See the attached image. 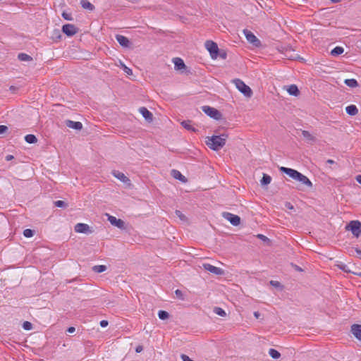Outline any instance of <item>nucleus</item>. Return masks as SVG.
Instances as JSON below:
<instances>
[{"label":"nucleus","mask_w":361,"mask_h":361,"mask_svg":"<svg viewBox=\"0 0 361 361\" xmlns=\"http://www.w3.org/2000/svg\"><path fill=\"white\" fill-rule=\"evenodd\" d=\"M51 38L54 41H58L61 38V31L59 29H55L53 30Z\"/></svg>","instance_id":"27"},{"label":"nucleus","mask_w":361,"mask_h":361,"mask_svg":"<svg viewBox=\"0 0 361 361\" xmlns=\"http://www.w3.org/2000/svg\"><path fill=\"white\" fill-rule=\"evenodd\" d=\"M286 207L289 209H293V206L290 203V202H286Z\"/></svg>","instance_id":"52"},{"label":"nucleus","mask_w":361,"mask_h":361,"mask_svg":"<svg viewBox=\"0 0 361 361\" xmlns=\"http://www.w3.org/2000/svg\"><path fill=\"white\" fill-rule=\"evenodd\" d=\"M25 140L27 143H30V144H34L37 142V139L36 136L32 134L27 135L25 137Z\"/></svg>","instance_id":"30"},{"label":"nucleus","mask_w":361,"mask_h":361,"mask_svg":"<svg viewBox=\"0 0 361 361\" xmlns=\"http://www.w3.org/2000/svg\"><path fill=\"white\" fill-rule=\"evenodd\" d=\"M176 216L180 218L182 221H185L187 219L186 216L179 210H176L175 212Z\"/></svg>","instance_id":"40"},{"label":"nucleus","mask_w":361,"mask_h":361,"mask_svg":"<svg viewBox=\"0 0 361 361\" xmlns=\"http://www.w3.org/2000/svg\"><path fill=\"white\" fill-rule=\"evenodd\" d=\"M340 269H342L345 272H350V271L347 269V265H345V264L341 265Z\"/></svg>","instance_id":"47"},{"label":"nucleus","mask_w":361,"mask_h":361,"mask_svg":"<svg viewBox=\"0 0 361 361\" xmlns=\"http://www.w3.org/2000/svg\"><path fill=\"white\" fill-rule=\"evenodd\" d=\"M124 71L128 74V75H131L133 73H132V70L128 68V67L125 66L124 67Z\"/></svg>","instance_id":"51"},{"label":"nucleus","mask_w":361,"mask_h":361,"mask_svg":"<svg viewBox=\"0 0 361 361\" xmlns=\"http://www.w3.org/2000/svg\"><path fill=\"white\" fill-rule=\"evenodd\" d=\"M302 135L308 143H313L316 141V137L313 136L309 131L302 130Z\"/></svg>","instance_id":"20"},{"label":"nucleus","mask_w":361,"mask_h":361,"mask_svg":"<svg viewBox=\"0 0 361 361\" xmlns=\"http://www.w3.org/2000/svg\"><path fill=\"white\" fill-rule=\"evenodd\" d=\"M344 51V49L341 47H336L334 49H333L331 51V54L334 56H337L341 54H343Z\"/></svg>","instance_id":"28"},{"label":"nucleus","mask_w":361,"mask_h":361,"mask_svg":"<svg viewBox=\"0 0 361 361\" xmlns=\"http://www.w3.org/2000/svg\"><path fill=\"white\" fill-rule=\"evenodd\" d=\"M243 32L245 35L247 40L255 47H259L261 44L260 40L250 30H244Z\"/></svg>","instance_id":"8"},{"label":"nucleus","mask_w":361,"mask_h":361,"mask_svg":"<svg viewBox=\"0 0 361 361\" xmlns=\"http://www.w3.org/2000/svg\"><path fill=\"white\" fill-rule=\"evenodd\" d=\"M214 312L221 317H225L226 315V312L221 307H215L214 308Z\"/></svg>","instance_id":"36"},{"label":"nucleus","mask_w":361,"mask_h":361,"mask_svg":"<svg viewBox=\"0 0 361 361\" xmlns=\"http://www.w3.org/2000/svg\"><path fill=\"white\" fill-rule=\"evenodd\" d=\"M345 111L350 116H355L358 114V109L357 106L354 104L348 106L345 108Z\"/></svg>","instance_id":"21"},{"label":"nucleus","mask_w":361,"mask_h":361,"mask_svg":"<svg viewBox=\"0 0 361 361\" xmlns=\"http://www.w3.org/2000/svg\"><path fill=\"white\" fill-rule=\"evenodd\" d=\"M175 294H176V297L178 298L179 299H180L181 300H185L183 292L180 290H179V289L176 290Z\"/></svg>","instance_id":"41"},{"label":"nucleus","mask_w":361,"mask_h":361,"mask_svg":"<svg viewBox=\"0 0 361 361\" xmlns=\"http://www.w3.org/2000/svg\"><path fill=\"white\" fill-rule=\"evenodd\" d=\"M116 39L123 47H129L131 44L130 40L126 37L121 35H116Z\"/></svg>","instance_id":"13"},{"label":"nucleus","mask_w":361,"mask_h":361,"mask_svg":"<svg viewBox=\"0 0 361 361\" xmlns=\"http://www.w3.org/2000/svg\"><path fill=\"white\" fill-rule=\"evenodd\" d=\"M284 55L290 60H294L297 58V54H295L294 50L292 49L290 47L286 49Z\"/></svg>","instance_id":"22"},{"label":"nucleus","mask_w":361,"mask_h":361,"mask_svg":"<svg viewBox=\"0 0 361 361\" xmlns=\"http://www.w3.org/2000/svg\"><path fill=\"white\" fill-rule=\"evenodd\" d=\"M54 205L57 207H67V204L62 200H57L54 202Z\"/></svg>","instance_id":"39"},{"label":"nucleus","mask_w":361,"mask_h":361,"mask_svg":"<svg viewBox=\"0 0 361 361\" xmlns=\"http://www.w3.org/2000/svg\"><path fill=\"white\" fill-rule=\"evenodd\" d=\"M205 47L209 51L212 59H216L219 53V47L217 44L211 40L205 42Z\"/></svg>","instance_id":"5"},{"label":"nucleus","mask_w":361,"mask_h":361,"mask_svg":"<svg viewBox=\"0 0 361 361\" xmlns=\"http://www.w3.org/2000/svg\"><path fill=\"white\" fill-rule=\"evenodd\" d=\"M18 58L20 61H29L32 60V58L30 55L25 53L19 54Z\"/></svg>","instance_id":"31"},{"label":"nucleus","mask_w":361,"mask_h":361,"mask_svg":"<svg viewBox=\"0 0 361 361\" xmlns=\"http://www.w3.org/2000/svg\"><path fill=\"white\" fill-rule=\"evenodd\" d=\"M295 180L302 183V184H304L305 185H306L308 188L312 187V183L310 180V179L307 176H305L303 174H302L301 173H300L299 171L298 173L297 176L295 178Z\"/></svg>","instance_id":"10"},{"label":"nucleus","mask_w":361,"mask_h":361,"mask_svg":"<svg viewBox=\"0 0 361 361\" xmlns=\"http://www.w3.org/2000/svg\"><path fill=\"white\" fill-rule=\"evenodd\" d=\"M331 1L334 4L339 3L341 1V0H331Z\"/></svg>","instance_id":"58"},{"label":"nucleus","mask_w":361,"mask_h":361,"mask_svg":"<svg viewBox=\"0 0 361 361\" xmlns=\"http://www.w3.org/2000/svg\"><path fill=\"white\" fill-rule=\"evenodd\" d=\"M62 16H63V18L64 19H66V20H72V18H71V14H68V13H67L63 12V13H62Z\"/></svg>","instance_id":"45"},{"label":"nucleus","mask_w":361,"mask_h":361,"mask_svg":"<svg viewBox=\"0 0 361 361\" xmlns=\"http://www.w3.org/2000/svg\"><path fill=\"white\" fill-rule=\"evenodd\" d=\"M139 111L147 121H152L153 114L147 108L140 107L139 109Z\"/></svg>","instance_id":"15"},{"label":"nucleus","mask_w":361,"mask_h":361,"mask_svg":"<svg viewBox=\"0 0 361 361\" xmlns=\"http://www.w3.org/2000/svg\"><path fill=\"white\" fill-rule=\"evenodd\" d=\"M112 174L114 177H116V178H118V180L123 183H127L130 181V179L127 176H126V175L123 173L120 172L119 171L114 170L112 171Z\"/></svg>","instance_id":"18"},{"label":"nucleus","mask_w":361,"mask_h":361,"mask_svg":"<svg viewBox=\"0 0 361 361\" xmlns=\"http://www.w3.org/2000/svg\"><path fill=\"white\" fill-rule=\"evenodd\" d=\"M233 82L235 84L236 88L242 92L245 97H251L252 95V91L251 88L247 85L243 80L240 79H234Z\"/></svg>","instance_id":"2"},{"label":"nucleus","mask_w":361,"mask_h":361,"mask_svg":"<svg viewBox=\"0 0 361 361\" xmlns=\"http://www.w3.org/2000/svg\"><path fill=\"white\" fill-rule=\"evenodd\" d=\"M355 251L358 255L359 257L361 259V250L358 248H355Z\"/></svg>","instance_id":"53"},{"label":"nucleus","mask_w":361,"mask_h":361,"mask_svg":"<svg viewBox=\"0 0 361 361\" xmlns=\"http://www.w3.org/2000/svg\"><path fill=\"white\" fill-rule=\"evenodd\" d=\"M75 231L81 233H92L90 226L86 224L78 223L75 226Z\"/></svg>","instance_id":"11"},{"label":"nucleus","mask_w":361,"mask_h":361,"mask_svg":"<svg viewBox=\"0 0 361 361\" xmlns=\"http://www.w3.org/2000/svg\"><path fill=\"white\" fill-rule=\"evenodd\" d=\"M271 178L270 176L263 173L262 178L260 180L262 185H267L271 183Z\"/></svg>","instance_id":"26"},{"label":"nucleus","mask_w":361,"mask_h":361,"mask_svg":"<svg viewBox=\"0 0 361 361\" xmlns=\"http://www.w3.org/2000/svg\"><path fill=\"white\" fill-rule=\"evenodd\" d=\"M260 313L259 312H254V316L257 318V319H259L260 317Z\"/></svg>","instance_id":"55"},{"label":"nucleus","mask_w":361,"mask_h":361,"mask_svg":"<svg viewBox=\"0 0 361 361\" xmlns=\"http://www.w3.org/2000/svg\"><path fill=\"white\" fill-rule=\"evenodd\" d=\"M78 30L79 29L73 24H66L62 27V32L68 37L73 36Z\"/></svg>","instance_id":"7"},{"label":"nucleus","mask_w":361,"mask_h":361,"mask_svg":"<svg viewBox=\"0 0 361 361\" xmlns=\"http://www.w3.org/2000/svg\"><path fill=\"white\" fill-rule=\"evenodd\" d=\"M351 332L356 338L361 341V324H353L351 326Z\"/></svg>","instance_id":"16"},{"label":"nucleus","mask_w":361,"mask_h":361,"mask_svg":"<svg viewBox=\"0 0 361 361\" xmlns=\"http://www.w3.org/2000/svg\"><path fill=\"white\" fill-rule=\"evenodd\" d=\"M23 328L25 329V330H31L32 329V324L30 322H24L23 324Z\"/></svg>","instance_id":"38"},{"label":"nucleus","mask_w":361,"mask_h":361,"mask_svg":"<svg viewBox=\"0 0 361 361\" xmlns=\"http://www.w3.org/2000/svg\"><path fill=\"white\" fill-rule=\"evenodd\" d=\"M13 159V155H10V154H9V155H7V156L6 157V161H10V160H11V159Z\"/></svg>","instance_id":"54"},{"label":"nucleus","mask_w":361,"mask_h":361,"mask_svg":"<svg viewBox=\"0 0 361 361\" xmlns=\"http://www.w3.org/2000/svg\"><path fill=\"white\" fill-rule=\"evenodd\" d=\"M326 163L329 164H336L335 161L334 160H332V159H328L326 161Z\"/></svg>","instance_id":"57"},{"label":"nucleus","mask_w":361,"mask_h":361,"mask_svg":"<svg viewBox=\"0 0 361 361\" xmlns=\"http://www.w3.org/2000/svg\"><path fill=\"white\" fill-rule=\"evenodd\" d=\"M227 137L226 134L207 137L206 144L210 149L218 151L225 145Z\"/></svg>","instance_id":"1"},{"label":"nucleus","mask_w":361,"mask_h":361,"mask_svg":"<svg viewBox=\"0 0 361 361\" xmlns=\"http://www.w3.org/2000/svg\"><path fill=\"white\" fill-rule=\"evenodd\" d=\"M175 68L176 70H181L185 68L184 61L180 58H175L173 60Z\"/></svg>","instance_id":"23"},{"label":"nucleus","mask_w":361,"mask_h":361,"mask_svg":"<svg viewBox=\"0 0 361 361\" xmlns=\"http://www.w3.org/2000/svg\"><path fill=\"white\" fill-rule=\"evenodd\" d=\"M106 267L105 265H95L92 267V270L95 273H102L106 270Z\"/></svg>","instance_id":"33"},{"label":"nucleus","mask_w":361,"mask_h":361,"mask_svg":"<svg viewBox=\"0 0 361 361\" xmlns=\"http://www.w3.org/2000/svg\"><path fill=\"white\" fill-rule=\"evenodd\" d=\"M287 91L290 95H293L295 97H297L300 94V91H299L297 85H290L288 87V88L287 89Z\"/></svg>","instance_id":"24"},{"label":"nucleus","mask_w":361,"mask_h":361,"mask_svg":"<svg viewBox=\"0 0 361 361\" xmlns=\"http://www.w3.org/2000/svg\"><path fill=\"white\" fill-rule=\"evenodd\" d=\"M346 229L350 230L357 238L361 235V222L359 221H351L346 226Z\"/></svg>","instance_id":"4"},{"label":"nucleus","mask_w":361,"mask_h":361,"mask_svg":"<svg viewBox=\"0 0 361 361\" xmlns=\"http://www.w3.org/2000/svg\"><path fill=\"white\" fill-rule=\"evenodd\" d=\"M171 175L173 178L180 180L183 183H185L187 181V178L178 170L173 169L171 171Z\"/></svg>","instance_id":"19"},{"label":"nucleus","mask_w":361,"mask_h":361,"mask_svg":"<svg viewBox=\"0 0 361 361\" xmlns=\"http://www.w3.org/2000/svg\"><path fill=\"white\" fill-rule=\"evenodd\" d=\"M80 4L82 7L84 8L89 9L90 11H92L94 8V5L87 0H82Z\"/></svg>","instance_id":"29"},{"label":"nucleus","mask_w":361,"mask_h":361,"mask_svg":"<svg viewBox=\"0 0 361 361\" xmlns=\"http://www.w3.org/2000/svg\"><path fill=\"white\" fill-rule=\"evenodd\" d=\"M356 180L361 185V175L356 176Z\"/></svg>","instance_id":"56"},{"label":"nucleus","mask_w":361,"mask_h":361,"mask_svg":"<svg viewBox=\"0 0 361 361\" xmlns=\"http://www.w3.org/2000/svg\"><path fill=\"white\" fill-rule=\"evenodd\" d=\"M158 317L161 320H165L169 318V314L164 310H159L158 312Z\"/></svg>","instance_id":"35"},{"label":"nucleus","mask_w":361,"mask_h":361,"mask_svg":"<svg viewBox=\"0 0 361 361\" xmlns=\"http://www.w3.org/2000/svg\"><path fill=\"white\" fill-rule=\"evenodd\" d=\"M223 217L228 220L232 225L238 226L240 224V218L239 216L230 212H224Z\"/></svg>","instance_id":"6"},{"label":"nucleus","mask_w":361,"mask_h":361,"mask_svg":"<svg viewBox=\"0 0 361 361\" xmlns=\"http://www.w3.org/2000/svg\"><path fill=\"white\" fill-rule=\"evenodd\" d=\"M218 56L223 59H225L226 58V52L224 51V50H219V53H218Z\"/></svg>","instance_id":"42"},{"label":"nucleus","mask_w":361,"mask_h":361,"mask_svg":"<svg viewBox=\"0 0 361 361\" xmlns=\"http://www.w3.org/2000/svg\"><path fill=\"white\" fill-rule=\"evenodd\" d=\"M143 350V347L141 345H139L135 348V352L137 353H141Z\"/></svg>","instance_id":"48"},{"label":"nucleus","mask_w":361,"mask_h":361,"mask_svg":"<svg viewBox=\"0 0 361 361\" xmlns=\"http://www.w3.org/2000/svg\"><path fill=\"white\" fill-rule=\"evenodd\" d=\"M109 222L118 228L123 229L125 228V222L121 219H116L115 216L108 215Z\"/></svg>","instance_id":"9"},{"label":"nucleus","mask_w":361,"mask_h":361,"mask_svg":"<svg viewBox=\"0 0 361 361\" xmlns=\"http://www.w3.org/2000/svg\"><path fill=\"white\" fill-rule=\"evenodd\" d=\"M202 109L207 115L215 120H220L222 118L221 113L215 108L209 106H203Z\"/></svg>","instance_id":"3"},{"label":"nucleus","mask_w":361,"mask_h":361,"mask_svg":"<svg viewBox=\"0 0 361 361\" xmlns=\"http://www.w3.org/2000/svg\"><path fill=\"white\" fill-rule=\"evenodd\" d=\"M203 267L207 271L216 275H221L224 273V271L221 268L214 267L210 264H204Z\"/></svg>","instance_id":"12"},{"label":"nucleus","mask_w":361,"mask_h":361,"mask_svg":"<svg viewBox=\"0 0 361 361\" xmlns=\"http://www.w3.org/2000/svg\"><path fill=\"white\" fill-rule=\"evenodd\" d=\"M269 283L272 286H274L276 288H278V287L281 286V283L279 281H270Z\"/></svg>","instance_id":"44"},{"label":"nucleus","mask_w":361,"mask_h":361,"mask_svg":"<svg viewBox=\"0 0 361 361\" xmlns=\"http://www.w3.org/2000/svg\"><path fill=\"white\" fill-rule=\"evenodd\" d=\"M269 354L274 359H278L281 357L280 353L274 348L269 349Z\"/></svg>","instance_id":"34"},{"label":"nucleus","mask_w":361,"mask_h":361,"mask_svg":"<svg viewBox=\"0 0 361 361\" xmlns=\"http://www.w3.org/2000/svg\"><path fill=\"white\" fill-rule=\"evenodd\" d=\"M8 130V127L4 125L0 126V134H4Z\"/></svg>","instance_id":"43"},{"label":"nucleus","mask_w":361,"mask_h":361,"mask_svg":"<svg viewBox=\"0 0 361 361\" xmlns=\"http://www.w3.org/2000/svg\"><path fill=\"white\" fill-rule=\"evenodd\" d=\"M34 234H35V231L30 229V228H27V229L24 230V231H23V235L26 238H31L34 235Z\"/></svg>","instance_id":"37"},{"label":"nucleus","mask_w":361,"mask_h":361,"mask_svg":"<svg viewBox=\"0 0 361 361\" xmlns=\"http://www.w3.org/2000/svg\"><path fill=\"white\" fill-rule=\"evenodd\" d=\"M279 170L286 173V175L289 176L290 178L295 180V178L297 176L298 171L290 169V168H286L284 166L280 167Z\"/></svg>","instance_id":"14"},{"label":"nucleus","mask_w":361,"mask_h":361,"mask_svg":"<svg viewBox=\"0 0 361 361\" xmlns=\"http://www.w3.org/2000/svg\"><path fill=\"white\" fill-rule=\"evenodd\" d=\"M107 325H108V321H106V320H102L100 322V326L102 327H106V326H107Z\"/></svg>","instance_id":"49"},{"label":"nucleus","mask_w":361,"mask_h":361,"mask_svg":"<svg viewBox=\"0 0 361 361\" xmlns=\"http://www.w3.org/2000/svg\"><path fill=\"white\" fill-rule=\"evenodd\" d=\"M182 126L187 130L195 132V128L192 126L190 121H184L181 123Z\"/></svg>","instance_id":"32"},{"label":"nucleus","mask_w":361,"mask_h":361,"mask_svg":"<svg viewBox=\"0 0 361 361\" xmlns=\"http://www.w3.org/2000/svg\"><path fill=\"white\" fill-rule=\"evenodd\" d=\"M75 327H73V326H70V327H68V329H67V332H68V334H73V333H74V332H75Z\"/></svg>","instance_id":"50"},{"label":"nucleus","mask_w":361,"mask_h":361,"mask_svg":"<svg viewBox=\"0 0 361 361\" xmlns=\"http://www.w3.org/2000/svg\"><path fill=\"white\" fill-rule=\"evenodd\" d=\"M344 83L350 87H357L359 84L355 79H345Z\"/></svg>","instance_id":"25"},{"label":"nucleus","mask_w":361,"mask_h":361,"mask_svg":"<svg viewBox=\"0 0 361 361\" xmlns=\"http://www.w3.org/2000/svg\"><path fill=\"white\" fill-rule=\"evenodd\" d=\"M257 236L258 238L262 240L263 241H269V240L267 236H265L262 234H258Z\"/></svg>","instance_id":"46"},{"label":"nucleus","mask_w":361,"mask_h":361,"mask_svg":"<svg viewBox=\"0 0 361 361\" xmlns=\"http://www.w3.org/2000/svg\"><path fill=\"white\" fill-rule=\"evenodd\" d=\"M66 125L70 128L80 130L82 128V124L79 121H73L71 120L66 121Z\"/></svg>","instance_id":"17"},{"label":"nucleus","mask_w":361,"mask_h":361,"mask_svg":"<svg viewBox=\"0 0 361 361\" xmlns=\"http://www.w3.org/2000/svg\"><path fill=\"white\" fill-rule=\"evenodd\" d=\"M354 274H357V275H358V276H361V272H360V273H359V274H357V273H354Z\"/></svg>","instance_id":"59"}]
</instances>
